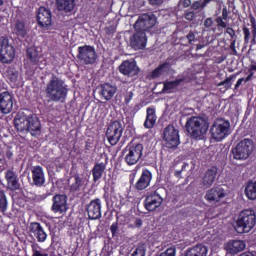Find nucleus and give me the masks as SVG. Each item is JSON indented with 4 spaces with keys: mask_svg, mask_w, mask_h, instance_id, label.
<instances>
[{
    "mask_svg": "<svg viewBox=\"0 0 256 256\" xmlns=\"http://www.w3.org/2000/svg\"><path fill=\"white\" fill-rule=\"evenodd\" d=\"M253 140L245 138L241 140L235 148L232 149L234 159L244 161L248 159L253 151Z\"/></svg>",
    "mask_w": 256,
    "mask_h": 256,
    "instance_id": "1a4fd4ad",
    "label": "nucleus"
},
{
    "mask_svg": "<svg viewBox=\"0 0 256 256\" xmlns=\"http://www.w3.org/2000/svg\"><path fill=\"white\" fill-rule=\"evenodd\" d=\"M184 39L187 40V45H191L193 42L196 41V36L192 31H190Z\"/></svg>",
    "mask_w": 256,
    "mask_h": 256,
    "instance_id": "49530a36",
    "label": "nucleus"
},
{
    "mask_svg": "<svg viewBox=\"0 0 256 256\" xmlns=\"http://www.w3.org/2000/svg\"><path fill=\"white\" fill-rule=\"evenodd\" d=\"M8 209V201H7V195L5 194V191L0 190V211L5 213Z\"/></svg>",
    "mask_w": 256,
    "mask_h": 256,
    "instance_id": "58836bf2",
    "label": "nucleus"
},
{
    "mask_svg": "<svg viewBox=\"0 0 256 256\" xmlns=\"http://www.w3.org/2000/svg\"><path fill=\"white\" fill-rule=\"evenodd\" d=\"M182 83H185V78H176L175 80H172V81H166L163 84L162 92L163 93L171 92L172 90L179 88V85H181Z\"/></svg>",
    "mask_w": 256,
    "mask_h": 256,
    "instance_id": "72a5a7b5",
    "label": "nucleus"
},
{
    "mask_svg": "<svg viewBox=\"0 0 256 256\" xmlns=\"http://www.w3.org/2000/svg\"><path fill=\"white\" fill-rule=\"evenodd\" d=\"M13 96L8 92L4 91L0 93V113L8 115L13 111Z\"/></svg>",
    "mask_w": 256,
    "mask_h": 256,
    "instance_id": "f3484780",
    "label": "nucleus"
},
{
    "mask_svg": "<svg viewBox=\"0 0 256 256\" xmlns=\"http://www.w3.org/2000/svg\"><path fill=\"white\" fill-rule=\"evenodd\" d=\"M147 41L146 33L139 30H135V33L130 37V45L135 50L145 49Z\"/></svg>",
    "mask_w": 256,
    "mask_h": 256,
    "instance_id": "6ab92c4d",
    "label": "nucleus"
},
{
    "mask_svg": "<svg viewBox=\"0 0 256 256\" xmlns=\"http://www.w3.org/2000/svg\"><path fill=\"white\" fill-rule=\"evenodd\" d=\"M204 8H206V6L203 5V2L195 1V2L191 3L192 10L197 11V10H202Z\"/></svg>",
    "mask_w": 256,
    "mask_h": 256,
    "instance_id": "a18cd8bd",
    "label": "nucleus"
},
{
    "mask_svg": "<svg viewBox=\"0 0 256 256\" xmlns=\"http://www.w3.org/2000/svg\"><path fill=\"white\" fill-rule=\"evenodd\" d=\"M196 17H197V14L193 11H185L184 13V18L190 22L195 20Z\"/></svg>",
    "mask_w": 256,
    "mask_h": 256,
    "instance_id": "c03bdc74",
    "label": "nucleus"
},
{
    "mask_svg": "<svg viewBox=\"0 0 256 256\" xmlns=\"http://www.w3.org/2000/svg\"><path fill=\"white\" fill-rule=\"evenodd\" d=\"M132 256H146V250L144 247H138L132 253Z\"/></svg>",
    "mask_w": 256,
    "mask_h": 256,
    "instance_id": "09e8293b",
    "label": "nucleus"
},
{
    "mask_svg": "<svg viewBox=\"0 0 256 256\" xmlns=\"http://www.w3.org/2000/svg\"><path fill=\"white\" fill-rule=\"evenodd\" d=\"M235 44H236V41L234 40V41H232V43L230 45V48L233 51V55H237V50H236Z\"/></svg>",
    "mask_w": 256,
    "mask_h": 256,
    "instance_id": "052dcab7",
    "label": "nucleus"
},
{
    "mask_svg": "<svg viewBox=\"0 0 256 256\" xmlns=\"http://www.w3.org/2000/svg\"><path fill=\"white\" fill-rule=\"evenodd\" d=\"M106 170V164L104 162H96L94 164V168H92V181L97 183L100 179H102Z\"/></svg>",
    "mask_w": 256,
    "mask_h": 256,
    "instance_id": "c756f323",
    "label": "nucleus"
},
{
    "mask_svg": "<svg viewBox=\"0 0 256 256\" xmlns=\"http://www.w3.org/2000/svg\"><path fill=\"white\" fill-rule=\"evenodd\" d=\"M185 168H187V164H183L181 170H176L175 176L181 177V173H183V170H185Z\"/></svg>",
    "mask_w": 256,
    "mask_h": 256,
    "instance_id": "4d7b16f0",
    "label": "nucleus"
},
{
    "mask_svg": "<svg viewBox=\"0 0 256 256\" xmlns=\"http://www.w3.org/2000/svg\"><path fill=\"white\" fill-rule=\"evenodd\" d=\"M5 179L7 182L8 190L14 192L20 189V184L16 172H13V170H7L5 172Z\"/></svg>",
    "mask_w": 256,
    "mask_h": 256,
    "instance_id": "a878e982",
    "label": "nucleus"
},
{
    "mask_svg": "<svg viewBox=\"0 0 256 256\" xmlns=\"http://www.w3.org/2000/svg\"><path fill=\"white\" fill-rule=\"evenodd\" d=\"M118 88L116 85L110 83L100 84V96L106 101H111L116 95Z\"/></svg>",
    "mask_w": 256,
    "mask_h": 256,
    "instance_id": "4be33fe9",
    "label": "nucleus"
},
{
    "mask_svg": "<svg viewBox=\"0 0 256 256\" xmlns=\"http://www.w3.org/2000/svg\"><path fill=\"white\" fill-rule=\"evenodd\" d=\"M226 197V192L221 187H213L212 189L208 190L205 195V200L209 203H218L221 199Z\"/></svg>",
    "mask_w": 256,
    "mask_h": 256,
    "instance_id": "412c9836",
    "label": "nucleus"
},
{
    "mask_svg": "<svg viewBox=\"0 0 256 256\" xmlns=\"http://www.w3.org/2000/svg\"><path fill=\"white\" fill-rule=\"evenodd\" d=\"M226 33L229 34L232 39L236 35L235 31L232 28H227Z\"/></svg>",
    "mask_w": 256,
    "mask_h": 256,
    "instance_id": "bf43d9fd",
    "label": "nucleus"
},
{
    "mask_svg": "<svg viewBox=\"0 0 256 256\" xmlns=\"http://www.w3.org/2000/svg\"><path fill=\"white\" fill-rule=\"evenodd\" d=\"M213 25V20L212 18H207L204 22L205 28H210Z\"/></svg>",
    "mask_w": 256,
    "mask_h": 256,
    "instance_id": "6e6d98bb",
    "label": "nucleus"
},
{
    "mask_svg": "<svg viewBox=\"0 0 256 256\" xmlns=\"http://www.w3.org/2000/svg\"><path fill=\"white\" fill-rule=\"evenodd\" d=\"M42 55L35 47L28 48L27 50V58L29 59L31 65L38 66L40 63Z\"/></svg>",
    "mask_w": 256,
    "mask_h": 256,
    "instance_id": "f704fd0d",
    "label": "nucleus"
},
{
    "mask_svg": "<svg viewBox=\"0 0 256 256\" xmlns=\"http://www.w3.org/2000/svg\"><path fill=\"white\" fill-rule=\"evenodd\" d=\"M74 179L75 182L69 186V190L71 193H79L85 189V179L79 176V174H75Z\"/></svg>",
    "mask_w": 256,
    "mask_h": 256,
    "instance_id": "473e14b6",
    "label": "nucleus"
},
{
    "mask_svg": "<svg viewBox=\"0 0 256 256\" xmlns=\"http://www.w3.org/2000/svg\"><path fill=\"white\" fill-rule=\"evenodd\" d=\"M46 97L54 103H66L69 89L64 80L53 75L46 85Z\"/></svg>",
    "mask_w": 256,
    "mask_h": 256,
    "instance_id": "f03ea898",
    "label": "nucleus"
},
{
    "mask_svg": "<svg viewBox=\"0 0 256 256\" xmlns=\"http://www.w3.org/2000/svg\"><path fill=\"white\" fill-rule=\"evenodd\" d=\"M243 33H244V42L248 44L251 38L250 29L247 27H243Z\"/></svg>",
    "mask_w": 256,
    "mask_h": 256,
    "instance_id": "8fccbe9b",
    "label": "nucleus"
},
{
    "mask_svg": "<svg viewBox=\"0 0 256 256\" xmlns=\"http://www.w3.org/2000/svg\"><path fill=\"white\" fill-rule=\"evenodd\" d=\"M37 22L41 28H47L52 25V13L45 7H40L37 13Z\"/></svg>",
    "mask_w": 256,
    "mask_h": 256,
    "instance_id": "aec40b11",
    "label": "nucleus"
},
{
    "mask_svg": "<svg viewBox=\"0 0 256 256\" xmlns=\"http://www.w3.org/2000/svg\"><path fill=\"white\" fill-rule=\"evenodd\" d=\"M134 98V93L132 91L128 92L125 96H124V103L125 105H129L131 103V101Z\"/></svg>",
    "mask_w": 256,
    "mask_h": 256,
    "instance_id": "603ef678",
    "label": "nucleus"
},
{
    "mask_svg": "<svg viewBox=\"0 0 256 256\" xmlns=\"http://www.w3.org/2000/svg\"><path fill=\"white\" fill-rule=\"evenodd\" d=\"M144 145L140 142H129L122 150L124 162L128 166L136 165L143 157Z\"/></svg>",
    "mask_w": 256,
    "mask_h": 256,
    "instance_id": "39448f33",
    "label": "nucleus"
},
{
    "mask_svg": "<svg viewBox=\"0 0 256 256\" xmlns=\"http://www.w3.org/2000/svg\"><path fill=\"white\" fill-rule=\"evenodd\" d=\"M56 5L59 11L71 13L75 7V0H56Z\"/></svg>",
    "mask_w": 256,
    "mask_h": 256,
    "instance_id": "2f4dec72",
    "label": "nucleus"
},
{
    "mask_svg": "<svg viewBox=\"0 0 256 256\" xmlns=\"http://www.w3.org/2000/svg\"><path fill=\"white\" fill-rule=\"evenodd\" d=\"M210 133L215 141L221 142L230 134V122L224 119L215 121L211 127Z\"/></svg>",
    "mask_w": 256,
    "mask_h": 256,
    "instance_id": "9d476101",
    "label": "nucleus"
},
{
    "mask_svg": "<svg viewBox=\"0 0 256 256\" xmlns=\"http://www.w3.org/2000/svg\"><path fill=\"white\" fill-rule=\"evenodd\" d=\"M14 127L17 132L30 133L32 137L40 135L42 129L40 119L29 109H22L16 114Z\"/></svg>",
    "mask_w": 256,
    "mask_h": 256,
    "instance_id": "f257e3e1",
    "label": "nucleus"
},
{
    "mask_svg": "<svg viewBox=\"0 0 256 256\" xmlns=\"http://www.w3.org/2000/svg\"><path fill=\"white\" fill-rule=\"evenodd\" d=\"M228 19H229V11H228L227 7H224L222 9V16L217 17L215 19L217 27L226 29L227 28V23L225 21H227Z\"/></svg>",
    "mask_w": 256,
    "mask_h": 256,
    "instance_id": "e433bc0d",
    "label": "nucleus"
},
{
    "mask_svg": "<svg viewBox=\"0 0 256 256\" xmlns=\"http://www.w3.org/2000/svg\"><path fill=\"white\" fill-rule=\"evenodd\" d=\"M239 256H254V255L252 253L248 252V253H243V254H241Z\"/></svg>",
    "mask_w": 256,
    "mask_h": 256,
    "instance_id": "774afa93",
    "label": "nucleus"
},
{
    "mask_svg": "<svg viewBox=\"0 0 256 256\" xmlns=\"http://www.w3.org/2000/svg\"><path fill=\"white\" fill-rule=\"evenodd\" d=\"M162 139L166 148L177 149L181 144L179 129L175 128V125L169 124L163 130Z\"/></svg>",
    "mask_w": 256,
    "mask_h": 256,
    "instance_id": "6e6552de",
    "label": "nucleus"
},
{
    "mask_svg": "<svg viewBox=\"0 0 256 256\" xmlns=\"http://www.w3.org/2000/svg\"><path fill=\"white\" fill-rule=\"evenodd\" d=\"M105 32L108 35L114 34L115 33V28L113 26H109V27L106 28Z\"/></svg>",
    "mask_w": 256,
    "mask_h": 256,
    "instance_id": "13d9d810",
    "label": "nucleus"
},
{
    "mask_svg": "<svg viewBox=\"0 0 256 256\" xmlns=\"http://www.w3.org/2000/svg\"><path fill=\"white\" fill-rule=\"evenodd\" d=\"M15 49L9 44L7 36L0 37V61L4 64H9L14 60Z\"/></svg>",
    "mask_w": 256,
    "mask_h": 256,
    "instance_id": "f8f14e48",
    "label": "nucleus"
},
{
    "mask_svg": "<svg viewBox=\"0 0 256 256\" xmlns=\"http://www.w3.org/2000/svg\"><path fill=\"white\" fill-rule=\"evenodd\" d=\"M245 195L249 200H256V181L248 182L245 188Z\"/></svg>",
    "mask_w": 256,
    "mask_h": 256,
    "instance_id": "4c0bfd02",
    "label": "nucleus"
},
{
    "mask_svg": "<svg viewBox=\"0 0 256 256\" xmlns=\"http://www.w3.org/2000/svg\"><path fill=\"white\" fill-rule=\"evenodd\" d=\"M208 248L203 244H197L193 247L188 248L185 251L184 256H207Z\"/></svg>",
    "mask_w": 256,
    "mask_h": 256,
    "instance_id": "cd10ccee",
    "label": "nucleus"
},
{
    "mask_svg": "<svg viewBox=\"0 0 256 256\" xmlns=\"http://www.w3.org/2000/svg\"><path fill=\"white\" fill-rule=\"evenodd\" d=\"M165 191L166 189L164 187H161L159 184H154L143 202L144 208L149 212L159 209L164 202L162 194Z\"/></svg>",
    "mask_w": 256,
    "mask_h": 256,
    "instance_id": "20e7f679",
    "label": "nucleus"
},
{
    "mask_svg": "<svg viewBox=\"0 0 256 256\" xmlns=\"http://www.w3.org/2000/svg\"><path fill=\"white\" fill-rule=\"evenodd\" d=\"M179 6H182L183 8H191L192 2L191 0H180L178 3Z\"/></svg>",
    "mask_w": 256,
    "mask_h": 256,
    "instance_id": "5fc2aeb1",
    "label": "nucleus"
},
{
    "mask_svg": "<svg viewBox=\"0 0 256 256\" xmlns=\"http://www.w3.org/2000/svg\"><path fill=\"white\" fill-rule=\"evenodd\" d=\"M251 22V28H252V34H253V39L251 40L252 44L256 43V19L254 17H252L250 19Z\"/></svg>",
    "mask_w": 256,
    "mask_h": 256,
    "instance_id": "79ce46f5",
    "label": "nucleus"
},
{
    "mask_svg": "<svg viewBox=\"0 0 256 256\" xmlns=\"http://www.w3.org/2000/svg\"><path fill=\"white\" fill-rule=\"evenodd\" d=\"M124 132V126L120 120H111L107 124L105 137L110 146H116L121 140Z\"/></svg>",
    "mask_w": 256,
    "mask_h": 256,
    "instance_id": "0eeeda50",
    "label": "nucleus"
},
{
    "mask_svg": "<svg viewBox=\"0 0 256 256\" xmlns=\"http://www.w3.org/2000/svg\"><path fill=\"white\" fill-rule=\"evenodd\" d=\"M12 157H13V153L11 152V150H7L6 151V158L11 159Z\"/></svg>",
    "mask_w": 256,
    "mask_h": 256,
    "instance_id": "338daca9",
    "label": "nucleus"
},
{
    "mask_svg": "<svg viewBox=\"0 0 256 256\" xmlns=\"http://www.w3.org/2000/svg\"><path fill=\"white\" fill-rule=\"evenodd\" d=\"M151 5H160L163 3V0H148Z\"/></svg>",
    "mask_w": 256,
    "mask_h": 256,
    "instance_id": "e2e57ef3",
    "label": "nucleus"
},
{
    "mask_svg": "<svg viewBox=\"0 0 256 256\" xmlns=\"http://www.w3.org/2000/svg\"><path fill=\"white\" fill-rule=\"evenodd\" d=\"M164 254L166 256H175L177 255V247L176 246H170L169 248H167L165 251H164Z\"/></svg>",
    "mask_w": 256,
    "mask_h": 256,
    "instance_id": "37998d69",
    "label": "nucleus"
},
{
    "mask_svg": "<svg viewBox=\"0 0 256 256\" xmlns=\"http://www.w3.org/2000/svg\"><path fill=\"white\" fill-rule=\"evenodd\" d=\"M185 128L192 139L202 140L207 133L208 124L202 117L192 116L187 119Z\"/></svg>",
    "mask_w": 256,
    "mask_h": 256,
    "instance_id": "7ed1b4c3",
    "label": "nucleus"
},
{
    "mask_svg": "<svg viewBox=\"0 0 256 256\" xmlns=\"http://www.w3.org/2000/svg\"><path fill=\"white\" fill-rule=\"evenodd\" d=\"M243 81H245V78L238 79L237 83L235 84V90H238L240 85H242Z\"/></svg>",
    "mask_w": 256,
    "mask_h": 256,
    "instance_id": "680f3d73",
    "label": "nucleus"
},
{
    "mask_svg": "<svg viewBox=\"0 0 256 256\" xmlns=\"http://www.w3.org/2000/svg\"><path fill=\"white\" fill-rule=\"evenodd\" d=\"M118 71L125 77H137L141 70L135 60H124L118 66Z\"/></svg>",
    "mask_w": 256,
    "mask_h": 256,
    "instance_id": "4468645a",
    "label": "nucleus"
},
{
    "mask_svg": "<svg viewBox=\"0 0 256 256\" xmlns=\"http://www.w3.org/2000/svg\"><path fill=\"white\" fill-rule=\"evenodd\" d=\"M243 33H244V42L248 44L251 38L250 29L247 27H243Z\"/></svg>",
    "mask_w": 256,
    "mask_h": 256,
    "instance_id": "3c124183",
    "label": "nucleus"
},
{
    "mask_svg": "<svg viewBox=\"0 0 256 256\" xmlns=\"http://www.w3.org/2000/svg\"><path fill=\"white\" fill-rule=\"evenodd\" d=\"M152 180H153V172H151V170H148V168H143L139 176V179L134 185V189L139 192L144 191L151 186Z\"/></svg>",
    "mask_w": 256,
    "mask_h": 256,
    "instance_id": "2eb2a0df",
    "label": "nucleus"
},
{
    "mask_svg": "<svg viewBox=\"0 0 256 256\" xmlns=\"http://www.w3.org/2000/svg\"><path fill=\"white\" fill-rule=\"evenodd\" d=\"M33 185L42 187L45 184V174L42 166H32L31 168Z\"/></svg>",
    "mask_w": 256,
    "mask_h": 256,
    "instance_id": "393cba45",
    "label": "nucleus"
},
{
    "mask_svg": "<svg viewBox=\"0 0 256 256\" xmlns=\"http://www.w3.org/2000/svg\"><path fill=\"white\" fill-rule=\"evenodd\" d=\"M246 244L242 240H232L229 241L226 245V251L231 255H237V253H241L244 251Z\"/></svg>",
    "mask_w": 256,
    "mask_h": 256,
    "instance_id": "bb28decb",
    "label": "nucleus"
},
{
    "mask_svg": "<svg viewBox=\"0 0 256 256\" xmlns=\"http://www.w3.org/2000/svg\"><path fill=\"white\" fill-rule=\"evenodd\" d=\"M77 58L82 65H94L97 62L98 54L94 46L84 45L78 48Z\"/></svg>",
    "mask_w": 256,
    "mask_h": 256,
    "instance_id": "9b49d317",
    "label": "nucleus"
},
{
    "mask_svg": "<svg viewBox=\"0 0 256 256\" xmlns=\"http://www.w3.org/2000/svg\"><path fill=\"white\" fill-rule=\"evenodd\" d=\"M49 195H50V194H43V195H40V196H38V200H39V201H43V200H45Z\"/></svg>",
    "mask_w": 256,
    "mask_h": 256,
    "instance_id": "69168bd1",
    "label": "nucleus"
},
{
    "mask_svg": "<svg viewBox=\"0 0 256 256\" xmlns=\"http://www.w3.org/2000/svg\"><path fill=\"white\" fill-rule=\"evenodd\" d=\"M156 23L157 19L155 15L142 14L135 22L134 30L146 33V31L155 27Z\"/></svg>",
    "mask_w": 256,
    "mask_h": 256,
    "instance_id": "ddd939ff",
    "label": "nucleus"
},
{
    "mask_svg": "<svg viewBox=\"0 0 256 256\" xmlns=\"http://www.w3.org/2000/svg\"><path fill=\"white\" fill-rule=\"evenodd\" d=\"M29 231L37 239L38 242L43 243L47 240V233L43 226L38 222H31L29 225Z\"/></svg>",
    "mask_w": 256,
    "mask_h": 256,
    "instance_id": "5701e85b",
    "label": "nucleus"
},
{
    "mask_svg": "<svg viewBox=\"0 0 256 256\" xmlns=\"http://www.w3.org/2000/svg\"><path fill=\"white\" fill-rule=\"evenodd\" d=\"M256 71V65L252 64L249 69V75L248 77L244 78L245 83H248V81H251L252 77L254 76V72Z\"/></svg>",
    "mask_w": 256,
    "mask_h": 256,
    "instance_id": "de8ad7c7",
    "label": "nucleus"
},
{
    "mask_svg": "<svg viewBox=\"0 0 256 256\" xmlns=\"http://www.w3.org/2000/svg\"><path fill=\"white\" fill-rule=\"evenodd\" d=\"M53 204L51 207V211L54 213L63 214L68 210V197L66 195L57 194L52 199Z\"/></svg>",
    "mask_w": 256,
    "mask_h": 256,
    "instance_id": "dca6fc26",
    "label": "nucleus"
},
{
    "mask_svg": "<svg viewBox=\"0 0 256 256\" xmlns=\"http://www.w3.org/2000/svg\"><path fill=\"white\" fill-rule=\"evenodd\" d=\"M134 224H135V226L140 227V226L143 225V220L138 218V219L135 220Z\"/></svg>",
    "mask_w": 256,
    "mask_h": 256,
    "instance_id": "0e129e2a",
    "label": "nucleus"
},
{
    "mask_svg": "<svg viewBox=\"0 0 256 256\" xmlns=\"http://www.w3.org/2000/svg\"><path fill=\"white\" fill-rule=\"evenodd\" d=\"M31 248L32 256H49L48 253L41 251L42 248L37 243L32 244Z\"/></svg>",
    "mask_w": 256,
    "mask_h": 256,
    "instance_id": "a19ab883",
    "label": "nucleus"
},
{
    "mask_svg": "<svg viewBox=\"0 0 256 256\" xmlns=\"http://www.w3.org/2000/svg\"><path fill=\"white\" fill-rule=\"evenodd\" d=\"M217 174L218 168H216V166L208 168L206 172L203 174L202 186L205 187L206 189L210 188L214 184Z\"/></svg>",
    "mask_w": 256,
    "mask_h": 256,
    "instance_id": "b1692460",
    "label": "nucleus"
},
{
    "mask_svg": "<svg viewBox=\"0 0 256 256\" xmlns=\"http://www.w3.org/2000/svg\"><path fill=\"white\" fill-rule=\"evenodd\" d=\"M102 202L99 198L90 201V204L86 206V213L90 220H97L102 217Z\"/></svg>",
    "mask_w": 256,
    "mask_h": 256,
    "instance_id": "a211bd4d",
    "label": "nucleus"
},
{
    "mask_svg": "<svg viewBox=\"0 0 256 256\" xmlns=\"http://www.w3.org/2000/svg\"><path fill=\"white\" fill-rule=\"evenodd\" d=\"M146 113L147 115L144 121V128L152 129L157 121L156 110L154 108L148 107Z\"/></svg>",
    "mask_w": 256,
    "mask_h": 256,
    "instance_id": "7c9ffc66",
    "label": "nucleus"
},
{
    "mask_svg": "<svg viewBox=\"0 0 256 256\" xmlns=\"http://www.w3.org/2000/svg\"><path fill=\"white\" fill-rule=\"evenodd\" d=\"M13 32L18 37L25 38L28 34V29L25 25V22L23 20H17L14 25Z\"/></svg>",
    "mask_w": 256,
    "mask_h": 256,
    "instance_id": "c9c22d12",
    "label": "nucleus"
},
{
    "mask_svg": "<svg viewBox=\"0 0 256 256\" xmlns=\"http://www.w3.org/2000/svg\"><path fill=\"white\" fill-rule=\"evenodd\" d=\"M118 229H119V226H118L117 221L111 224L110 232H111L112 236H115L117 234Z\"/></svg>",
    "mask_w": 256,
    "mask_h": 256,
    "instance_id": "864d4df0",
    "label": "nucleus"
},
{
    "mask_svg": "<svg viewBox=\"0 0 256 256\" xmlns=\"http://www.w3.org/2000/svg\"><path fill=\"white\" fill-rule=\"evenodd\" d=\"M237 74H232L230 77L226 78L224 81H221L218 85L219 87L224 86L226 90L231 89L232 81L236 79Z\"/></svg>",
    "mask_w": 256,
    "mask_h": 256,
    "instance_id": "ea45409f",
    "label": "nucleus"
},
{
    "mask_svg": "<svg viewBox=\"0 0 256 256\" xmlns=\"http://www.w3.org/2000/svg\"><path fill=\"white\" fill-rule=\"evenodd\" d=\"M171 66L170 62L160 64L150 73V79H159V77H162L165 73H169L171 71Z\"/></svg>",
    "mask_w": 256,
    "mask_h": 256,
    "instance_id": "c85d7f7f",
    "label": "nucleus"
},
{
    "mask_svg": "<svg viewBox=\"0 0 256 256\" xmlns=\"http://www.w3.org/2000/svg\"><path fill=\"white\" fill-rule=\"evenodd\" d=\"M256 225V213L254 210L247 209L242 211L236 221L235 229L238 233H248Z\"/></svg>",
    "mask_w": 256,
    "mask_h": 256,
    "instance_id": "423d86ee",
    "label": "nucleus"
}]
</instances>
